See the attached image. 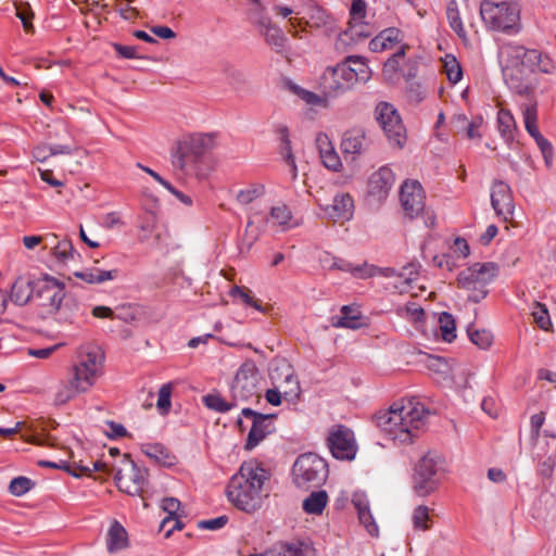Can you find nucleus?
Here are the masks:
<instances>
[{"label":"nucleus","instance_id":"45","mask_svg":"<svg viewBox=\"0 0 556 556\" xmlns=\"http://www.w3.org/2000/svg\"><path fill=\"white\" fill-rule=\"evenodd\" d=\"M439 324L442 339L452 342L456 338V326L453 316L446 312L441 313Z\"/></svg>","mask_w":556,"mask_h":556},{"label":"nucleus","instance_id":"59","mask_svg":"<svg viewBox=\"0 0 556 556\" xmlns=\"http://www.w3.org/2000/svg\"><path fill=\"white\" fill-rule=\"evenodd\" d=\"M483 124L482 116L478 115L473 117L463 129L466 130L468 139H481L482 135L479 132V128Z\"/></svg>","mask_w":556,"mask_h":556},{"label":"nucleus","instance_id":"39","mask_svg":"<svg viewBox=\"0 0 556 556\" xmlns=\"http://www.w3.org/2000/svg\"><path fill=\"white\" fill-rule=\"evenodd\" d=\"M525 56L536 66L538 71L542 73L551 74L556 68L554 62L547 55L542 54L538 50H528Z\"/></svg>","mask_w":556,"mask_h":556},{"label":"nucleus","instance_id":"55","mask_svg":"<svg viewBox=\"0 0 556 556\" xmlns=\"http://www.w3.org/2000/svg\"><path fill=\"white\" fill-rule=\"evenodd\" d=\"M172 386L169 383L163 384L159 390V399L156 403L157 409L161 414H167L170 408Z\"/></svg>","mask_w":556,"mask_h":556},{"label":"nucleus","instance_id":"7","mask_svg":"<svg viewBox=\"0 0 556 556\" xmlns=\"http://www.w3.org/2000/svg\"><path fill=\"white\" fill-rule=\"evenodd\" d=\"M443 470V458L435 452H428L416 464L414 469L415 493L419 496L431 494L439 484V476Z\"/></svg>","mask_w":556,"mask_h":556},{"label":"nucleus","instance_id":"10","mask_svg":"<svg viewBox=\"0 0 556 556\" xmlns=\"http://www.w3.org/2000/svg\"><path fill=\"white\" fill-rule=\"evenodd\" d=\"M64 283L45 275L33 285L34 299L39 301L42 314L54 315L59 312L65 296Z\"/></svg>","mask_w":556,"mask_h":556},{"label":"nucleus","instance_id":"40","mask_svg":"<svg viewBox=\"0 0 556 556\" xmlns=\"http://www.w3.org/2000/svg\"><path fill=\"white\" fill-rule=\"evenodd\" d=\"M109 465L104 462H90L89 465H85L81 462L79 464L74 463L73 466H66V470L75 477L81 475L90 476L93 471H108Z\"/></svg>","mask_w":556,"mask_h":556},{"label":"nucleus","instance_id":"19","mask_svg":"<svg viewBox=\"0 0 556 556\" xmlns=\"http://www.w3.org/2000/svg\"><path fill=\"white\" fill-rule=\"evenodd\" d=\"M252 18L253 23L258 27L260 34L264 37L265 42L276 52L282 53L288 41L282 29L273 23L268 16L263 15L262 11L257 12Z\"/></svg>","mask_w":556,"mask_h":556},{"label":"nucleus","instance_id":"5","mask_svg":"<svg viewBox=\"0 0 556 556\" xmlns=\"http://www.w3.org/2000/svg\"><path fill=\"white\" fill-rule=\"evenodd\" d=\"M328 473L326 460L315 453L300 455L292 467L293 482L303 490L319 486L327 480Z\"/></svg>","mask_w":556,"mask_h":556},{"label":"nucleus","instance_id":"49","mask_svg":"<svg viewBox=\"0 0 556 556\" xmlns=\"http://www.w3.org/2000/svg\"><path fill=\"white\" fill-rule=\"evenodd\" d=\"M446 14H447V18H448V23H450L451 28L459 37H465L466 36V30L464 28V25H463L460 15H459V11H458V9H457V7H456V4L454 2H452L447 7Z\"/></svg>","mask_w":556,"mask_h":556},{"label":"nucleus","instance_id":"15","mask_svg":"<svg viewBox=\"0 0 556 556\" xmlns=\"http://www.w3.org/2000/svg\"><path fill=\"white\" fill-rule=\"evenodd\" d=\"M187 148L179 140L176 148L172 151L170 163L179 178L199 175L201 170L202 160L191 149Z\"/></svg>","mask_w":556,"mask_h":556},{"label":"nucleus","instance_id":"46","mask_svg":"<svg viewBox=\"0 0 556 556\" xmlns=\"http://www.w3.org/2000/svg\"><path fill=\"white\" fill-rule=\"evenodd\" d=\"M497 123L502 136L507 139L511 138L513 130L516 128L513 114L508 110L501 109L497 114Z\"/></svg>","mask_w":556,"mask_h":556},{"label":"nucleus","instance_id":"51","mask_svg":"<svg viewBox=\"0 0 556 556\" xmlns=\"http://www.w3.org/2000/svg\"><path fill=\"white\" fill-rule=\"evenodd\" d=\"M53 255L60 263L66 264L68 260L74 257L72 242L70 240L60 241L53 249Z\"/></svg>","mask_w":556,"mask_h":556},{"label":"nucleus","instance_id":"4","mask_svg":"<svg viewBox=\"0 0 556 556\" xmlns=\"http://www.w3.org/2000/svg\"><path fill=\"white\" fill-rule=\"evenodd\" d=\"M480 14L484 23L495 30H518L520 27V8L517 2L483 0Z\"/></svg>","mask_w":556,"mask_h":556},{"label":"nucleus","instance_id":"25","mask_svg":"<svg viewBox=\"0 0 556 556\" xmlns=\"http://www.w3.org/2000/svg\"><path fill=\"white\" fill-rule=\"evenodd\" d=\"M316 147L319 152L320 160L325 167L333 172H339L342 167L340 156L334 150L332 142L326 134H318L316 137Z\"/></svg>","mask_w":556,"mask_h":556},{"label":"nucleus","instance_id":"50","mask_svg":"<svg viewBox=\"0 0 556 556\" xmlns=\"http://www.w3.org/2000/svg\"><path fill=\"white\" fill-rule=\"evenodd\" d=\"M265 188L263 185H252L244 190H240L237 194V201L241 204H249L262 194H264Z\"/></svg>","mask_w":556,"mask_h":556},{"label":"nucleus","instance_id":"31","mask_svg":"<svg viewBox=\"0 0 556 556\" xmlns=\"http://www.w3.org/2000/svg\"><path fill=\"white\" fill-rule=\"evenodd\" d=\"M313 549L304 543H278L268 549L267 556H312Z\"/></svg>","mask_w":556,"mask_h":556},{"label":"nucleus","instance_id":"14","mask_svg":"<svg viewBox=\"0 0 556 556\" xmlns=\"http://www.w3.org/2000/svg\"><path fill=\"white\" fill-rule=\"evenodd\" d=\"M349 75L350 73L345 72V67L342 64L326 68L319 79L321 93L330 99L337 98L352 89L354 84Z\"/></svg>","mask_w":556,"mask_h":556},{"label":"nucleus","instance_id":"21","mask_svg":"<svg viewBox=\"0 0 556 556\" xmlns=\"http://www.w3.org/2000/svg\"><path fill=\"white\" fill-rule=\"evenodd\" d=\"M491 204L498 217L509 220L514 214V200L510 187L502 180L494 181L491 192Z\"/></svg>","mask_w":556,"mask_h":556},{"label":"nucleus","instance_id":"26","mask_svg":"<svg viewBox=\"0 0 556 556\" xmlns=\"http://www.w3.org/2000/svg\"><path fill=\"white\" fill-rule=\"evenodd\" d=\"M368 146L366 134L361 128H353L343 134L341 150L343 154L359 155Z\"/></svg>","mask_w":556,"mask_h":556},{"label":"nucleus","instance_id":"47","mask_svg":"<svg viewBox=\"0 0 556 556\" xmlns=\"http://www.w3.org/2000/svg\"><path fill=\"white\" fill-rule=\"evenodd\" d=\"M291 89L295 94H298L306 104L317 105V106H327L328 97L324 93L321 96L316 94L312 91L305 90L299 86H292Z\"/></svg>","mask_w":556,"mask_h":556},{"label":"nucleus","instance_id":"35","mask_svg":"<svg viewBox=\"0 0 556 556\" xmlns=\"http://www.w3.org/2000/svg\"><path fill=\"white\" fill-rule=\"evenodd\" d=\"M328 503L326 491H313L302 503L303 510L308 515H321Z\"/></svg>","mask_w":556,"mask_h":556},{"label":"nucleus","instance_id":"6","mask_svg":"<svg viewBox=\"0 0 556 556\" xmlns=\"http://www.w3.org/2000/svg\"><path fill=\"white\" fill-rule=\"evenodd\" d=\"M262 375L253 361H245L236 372L230 387V397L238 405L261 397Z\"/></svg>","mask_w":556,"mask_h":556},{"label":"nucleus","instance_id":"62","mask_svg":"<svg viewBox=\"0 0 556 556\" xmlns=\"http://www.w3.org/2000/svg\"><path fill=\"white\" fill-rule=\"evenodd\" d=\"M228 522L227 516H219L217 518L208 519V520H201L198 523V527L201 529H207V530H217L223 528Z\"/></svg>","mask_w":556,"mask_h":556},{"label":"nucleus","instance_id":"18","mask_svg":"<svg viewBox=\"0 0 556 556\" xmlns=\"http://www.w3.org/2000/svg\"><path fill=\"white\" fill-rule=\"evenodd\" d=\"M400 201L409 218H415L425 208V192L417 180L405 181L401 187Z\"/></svg>","mask_w":556,"mask_h":556},{"label":"nucleus","instance_id":"29","mask_svg":"<svg viewBox=\"0 0 556 556\" xmlns=\"http://www.w3.org/2000/svg\"><path fill=\"white\" fill-rule=\"evenodd\" d=\"M180 507V502L175 497H166L162 501V508L168 514V517L164 518L161 522L160 530H165L166 526L173 523L165 532V536L168 538L173 530L181 529L184 523L176 517V513Z\"/></svg>","mask_w":556,"mask_h":556},{"label":"nucleus","instance_id":"41","mask_svg":"<svg viewBox=\"0 0 556 556\" xmlns=\"http://www.w3.org/2000/svg\"><path fill=\"white\" fill-rule=\"evenodd\" d=\"M331 16L325 9L319 5H312L308 10V20L304 22L305 25L311 27L320 28L329 25Z\"/></svg>","mask_w":556,"mask_h":556},{"label":"nucleus","instance_id":"9","mask_svg":"<svg viewBox=\"0 0 556 556\" xmlns=\"http://www.w3.org/2000/svg\"><path fill=\"white\" fill-rule=\"evenodd\" d=\"M291 219V211L285 204L271 207L268 216H261V214L255 213L253 217L248 222L243 237V243L247 245L248 250H250L258 240L267 224H271L273 226H278L285 229Z\"/></svg>","mask_w":556,"mask_h":556},{"label":"nucleus","instance_id":"44","mask_svg":"<svg viewBox=\"0 0 556 556\" xmlns=\"http://www.w3.org/2000/svg\"><path fill=\"white\" fill-rule=\"evenodd\" d=\"M204 404L210 409H213L218 413H226L231 408L239 406L235 400L226 401L218 394H208L203 399Z\"/></svg>","mask_w":556,"mask_h":556},{"label":"nucleus","instance_id":"56","mask_svg":"<svg viewBox=\"0 0 556 556\" xmlns=\"http://www.w3.org/2000/svg\"><path fill=\"white\" fill-rule=\"evenodd\" d=\"M230 295L232 298H239L244 304L252 306L258 311L262 309L261 304L258 301L254 300L251 294L250 290L241 287H233L230 291Z\"/></svg>","mask_w":556,"mask_h":556},{"label":"nucleus","instance_id":"42","mask_svg":"<svg viewBox=\"0 0 556 556\" xmlns=\"http://www.w3.org/2000/svg\"><path fill=\"white\" fill-rule=\"evenodd\" d=\"M443 71L450 83L457 84L463 77V70L457 59L452 54H446L442 60Z\"/></svg>","mask_w":556,"mask_h":556},{"label":"nucleus","instance_id":"24","mask_svg":"<svg viewBox=\"0 0 556 556\" xmlns=\"http://www.w3.org/2000/svg\"><path fill=\"white\" fill-rule=\"evenodd\" d=\"M321 207L328 217L344 220L352 217L354 202L349 193H339L333 198L332 204Z\"/></svg>","mask_w":556,"mask_h":556},{"label":"nucleus","instance_id":"3","mask_svg":"<svg viewBox=\"0 0 556 556\" xmlns=\"http://www.w3.org/2000/svg\"><path fill=\"white\" fill-rule=\"evenodd\" d=\"M498 269L493 262L475 263L458 274L457 285L468 292L470 301L478 303L489 294L488 286L497 276Z\"/></svg>","mask_w":556,"mask_h":556},{"label":"nucleus","instance_id":"23","mask_svg":"<svg viewBox=\"0 0 556 556\" xmlns=\"http://www.w3.org/2000/svg\"><path fill=\"white\" fill-rule=\"evenodd\" d=\"M332 268H337L342 271L351 273L355 278L366 279L374 277L378 274H382L383 276L393 275L394 270L391 268L381 269L375 265H368L367 263H363L361 265H354L352 263L345 261L334 262L332 264Z\"/></svg>","mask_w":556,"mask_h":556},{"label":"nucleus","instance_id":"63","mask_svg":"<svg viewBox=\"0 0 556 556\" xmlns=\"http://www.w3.org/2000/svg\"><path fill=\"white\" fill-rule=\"evenodd\" d=\"M350 14L352 20H363L366 15V2L364 0H353Z\"/></svg>","mask_w":556,"mask_h":556},{"label":"nucleus","instance_id":"38","mask_svg":"<svg viewBox=\"0 0 556 556\" xmlns=\"http://www.w3.org/2000/svg\"><path fill=\"white\" fill-rule=\"evenodd\" d=\"M142 452L150 458L165 466L173 465V456L161 444H147L142 446Z\"/></svg>","mask_w":556,"mask_h":556},{"label":"nucleus","instance_id":"61","mask_svg":"<svg viewBox=\"0 0 556 556\" xmlns=\"http://www.w3.org/2000/svg\"><path fill=\"white\" fill-rule=\"evenodd\" d=\"M365 28L366 26L363 24L350 25V27L344 31V36L352 40L368 38L370 33L365 31Z\"/></svg>","mask_w":556,"mask_h":556},{"label":"nucleus","instance_id":"60","mask_svg":"<svg viewBox=\"0 0 556 556\" xmlns=\"http://www.w3.org/2000/svg\"><path fill=\"white\" fill-rule=\"evenodd\" d=\"M359 521L365 526L370 535L378 534V527L372 518L370 510H362L358 514Z\"/></svg>","mask_w":556,"mask_h":556},{"label":"nucleus","instance_id":"43","mask_svg":"<svg viewBox=\"0 0 556 556\" xmlns=\"http://www.w3.org/2000/svg\"><path fill=\"white\" fill-rule=\"evenodd\" d=\"M414 528L416 530L427 531L432 526L430 509L425 505L417 506L412 515Z\"/></svg>","mask_w":556,"mask_h":556},{"label":"nucleus","instance_id":"8","mask_svg":"<svg viewBox=\"0 0 556 556\" xmlns=\"http://www.w3.org/2000/svg\"><path fill=\"white\" fill-rule=\"evenodd\" d=\"M103 355L99 352H88L80 356L71 371L68 379L80 393L88 392L102 375Z\"/></svg>","mask_w":556,"mask_h":556},{"label":"nucleus","instance_id":"22","mask_svg":"<svg viewBox=\"0 0 556 556\" xmlns=\"http://www.w3.org/2000/svg\"><path fill=\"white\" fill-rule=\"evenodd\" d=\"M395 181V177L391 168L387 166L380 167L372 173L368 179V194L378 201L384 200Z\"/></svg>","mask_w":556,"mask_h":556},{"label":"nucleus","instance_id":"58","mask_svg":"<svg viewBox=\"0 0 556 556\" xmlns=\"http://www.w3.org/2000/svg\"><path fill=\"white\" fill-rule=\"evenodd\" d=\"M155 226H156V215L155 214H149V216L143 218V220H142V223L140 225V229H141V231L143 233L139 237V240L141 242L148 241L150 236H151V233L153 232Z\"/></svg>","mask_w":556,"mask_h":556},{"label":"nucleus","instance_id":"2","mask_svg":"<svg viewBox=\"0 0 556 556\" xmlns=\"http://www.w3.org/2000/svg\"><path fill=\"white\" fill-rule=\"evenodd\" d=\"M268 479L269 472L260 463L244 462L227 485V497L239 510L253 514L263 505V485Z\"/></svg>","mask_w":556,"mask_h":556},{"label":"nucleus","instance_id":"32","mask_svg":"<svg viewBox=\"0 0 556 556\" xmlns=\"http://www.w3.org/2000/svg\"><path fill=\"white\" fill-rule=\"evenodd\" d=\"M363 316L361 313L350 306V305H343L341 307V316L337 318V320L333 319L332 326L337 328H349V329H358L364 326Z\"/></svg>","mask_w":556,"mask_h":556},{"label":"nucleus","instance_id":"28","mask_svg":"<svg viewBox=\"0 0 556 556\" xmlns=\"http://www.w3.org/2000/svg\"><path fill=\"white\" fill-rule=\"evenodd\" d=\"M182 143L191 149L201 160L215 147V137L211 134H193L184 138Z\"/></svg>","mask_w":556,"mask_h":556},{"label":"nucleus","instance_id":"12","mask_svg":"<svg viewBox=\"0 0 556 556\" xmlns=\"http://www.w3.org/2000/svg\"><path fill=\"white\" fill-rule=\"evenodd\" d=\"M377 121L381 125L389 140L402 148L405 142V128L394 106L387 102H380L376 108Z\"/></svg>","mask_w":556,"mask_h":556},{"label":"nucleus","instance_id":"34","mask_svg":"<svg viewBox=\"0 0 556 556\" xmlns=\"http://www.w3.org/2000/svg\"><path fill=\"white\" fill-rule=\"evenodd\" d=\"M277 134L280 140V154L286 161V163L291 167L292 178L295 179L298 175L296 164L294 155L292 153L291 141L289 138V129L287 126L280 125L277 127Z\"/></svg>","mask_w":556,"mask_h":556},{"label":"nucleus","instance_id":"48","mask_svg":"<svg viewBox=\"0 0 556 556\" xmlns=\"http://www.w3.org/2000/svg\"><path fill=\"white\" fill-rule=\"evenodd\" d=\"M467 333L470 341L480 349H489L493 342V336L489 330H473L469 327Z\"/></svg>","mask_w":556,"mask_h":556},{"label":"nucleus","instance_id":"64","mask_svg":"<svg viewBox=\"0 0 556 556\" xmlns=\"http://www.w3.org/2000/svg\"><path fill=\"white\" fill-rule=\"evenodd\" d=\"M226 73L230 83L236 87L244 85L247 83L245 75L237 68L228 67L226 68Z\"/></svg>","mask_w":556,"mask_h":556},{"label":"nucleus","instance_id":"1","mask_svg":"<svg viewBox=\"0 0 556 556\" xmlns=\"http://www.w3.org/2000/svg\"><path fill=\"white\" fill-rule=\"evenodd\" d=\"M429 410L416 401L394 403L389 409L379 412L376 425L392 441L400 444L413 443L425 427Z\"/></svg>","mask_w":556,"mask_h":556},{"label":"nucleus","instance_id":"54","mask_svg":"<svg viewBox=\"0 0 556 556\" xmlns=\"http://www.w3.org/2000/svg\"><path fill=\"white\" fill-rule=\"evenodd\" d=\"M405 54V47H401V49L395 52L391 58H389L383 65V75L388 78H392L393 75L399 71L400 59H402Z\"/></svg>","mask_w":556,"mask_h":556},{"label":"nucleus","instance_id":"11","mask_svg":"<svg viewBox=\"0 0 556 556\" xmlns=\"http://www.w3.org/2000/svg\"><path fill=\"white\" fill-rule=\"evenodd\" d=\"M122 463L115 473L116 486L128 495H141L148 484V470L139 468L128 454L124 455Z\"/></svg>","mask_w":556,"mask_h":556},{"label":"nucleus","instance_id":"30","mask_svg":"<svg viewBox=\"0 0 556 556\" xmlns=\"http://www.w3.org/2000/svg\"><path fill=\"white\" fill-rule=\"evenodd\" d=\"M128 546V535L125 528L114 520L108 531L106 547L110 553L124 549Z\"/></svg>","mask_w":556,"mask_h":556},{"label":"nucleus","instance_id":"53","mask_svg":"<svg viewBox=\"0 0 556 556\" xmlns=\"http://www.w3.org/2000/svg\"><path fill=\"white\" fill-rule=\"evenodd\" d=\"M33 485L34 482L30 479L26 477H16L10 482L9 491L15 496H22L27 493Z\"/></svg>","mask_w":556,"mask_h":556},{"label":"nucleus","instance_id":"37","mask_svg":"<svg viewBox=\"0 0 556 556\" xmlns=\"http://www.w3.org/2000/svg\"><path fill=\"white\" fill-rule=\"evenodd\" d=\"M523 123L529 135L534 138L540 135L538 127V106L535 103L521 105Z\"/></svg>","mask_w":556,"mask_h":556},{"label":"nucleus","instance_id":"17","mask_svg":"<svg viewBox=\"0 0 556 556\" xmlns=\"http://www.w3.org/2000/svg\"><path fill=\"white\" fill-rule=\"evenodd\" d=\"M269 376L276 387L282 391L286 400L291 401L300 396V382L290 364L282 361L280 365L270 369Z\"/></svg>","mask_w":556,"mask_h":556},{"label":"nucleus","instance_id":"52","mask_svg":"<svg viewBox=\"0 0 556 556\" xmlns=\"http://www.w3.org/2000/svg\"><path fill=\"white\" fill-rule=\"evenodd\" d=\"M532 316L534 318V321L542 330H548V328L552 326L548 311L544 304H541L539 302H535L534 309L532 312Z\"/></svg>","mask_w":556,"mask_h":556},{"label":"nucleus","instance_id":"36","mask_svg":"<svg viewBox=\"0 0 556 556\" xmlns=\"http://www.w3.org/2000/svg\"><path fill=\"white\" fill-rule=\"evenodd\" d=\"M78 394H80V391L75 388L68 378L66 380H62L59 382L55 389L54 404L58 406L64 405Z\"/></svg>","mask_w":556,"mask_h":556},{"label":"nucleus","instance_id":"57","mask_svg":"<svg viewBox=\"0 0 556 556\" xmlns=\"http://www.w3.org/2000/svg\"><path fill=\"white\" fill-rule=\"evenodd\" d=\"M379 36L384 43H388V49H391L395 43L402 40V31L395 27L383 29L380 31Z\"/></svg>","mask_w":556,"mask_h":556},{"label":"nucleus","instance_id":"33","mask_svg":"<svg viewBox=\"0 0 556 556\" xmlns=\"http://www.w3.org/2000/svg\"><path fill=\"white\" fill-rule=\"evenodd\" d=\"M34 283L35 281H24L22 278H17L12 285L10 300L18 306L27 304L34 298Z\"/></svg>","mask_w":556,"mask_h":556},{"label":"nucleus","instance_id":"16","mask_svg":"<svg viewBox=\"0 0 556 556\" xmlns=\"http://www.w3.org/2000/svg\"><path fill=\"white\" fill-rule=\"evenodd\" d=\"M241 414L247 418H252L253 420L244 445L247 451H251L273 432L274 427L271 420L275 415H264L248 407L243 408Z\"/></svg>","mask_w":556,"mask_h":556},{"label":"nucleus","instance_id":"13","mask_svg":"<svg viewBox=\"0 0 556 556\" xmlns=\"http://www.w3.org/2000/svg\"><path fill=\"white\" fill-rule=\"evenodd\" d=\"M328 446L337 459L352 460L355 458L357 446L354 433L345 426H334L328 435Z\"/></svg>","mask_w":556,"mask_h":556},{"label":"nucleus","instance_id":"20","mask_svg":"<svg viewBox=\"0 0 556 556\" xmlns=\"http://www.w3.org/2000/svg\"><path fill=\"white\" fill-rule=\"evenodd\" d=\"M91 315L96 318L119 319L124 323L131 324L139 320L143 316V309L137 304H121L112 309L109 306L98 305L91 311Z\"/></svg>","mask_w":556,"mask_h":556},{"label":"nucleus","instance_id":"27","mask_svg":"<svg viewBox=\"0 0 556 556\" xmlns=\"http://www.w3.org/2000/svg\"><path fill=\"white\" fill-rule=\"evenodd\" d=\"M345 72H349L354 86L358 83H366L371 76V71L362 56H348L343 63Z\"/></svg>","mask_w":556,"mask_h":556}]
</instances>
